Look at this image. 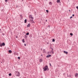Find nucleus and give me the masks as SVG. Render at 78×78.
<instances>
[{"label": "nucleus", "instance_id": "nucleus-1", "mask_svg": "<svg viewBox=\"0 0 78 78\" xmlns=\"http://www.w3.org/2000/svg\"><path fill=\"white\" fill-rule=\"evenodd\" d=\"M15 74L16 76H20V73L18 71H15Z\"/></svg>", "mask_w": 78, "mask_h": 78}, {"label": "nucleus", "instance_id": "nucleus-2", "mask_svg": "<svg viewBox=\"0 0 78 78\" xmlns=\"http://www.w3.org/2000/svg\"><path fill=\"white\" fill-rule=\"evenodd\" d=\"M48 69V66H45V67H44L43 68V69H44V71H46Z\"/></svg>", "mask_w": 78, "mask_h": 78}, {"label": "nucleus", "instance_id": "nucleus-3", "mask_svg": "<svg viewBox=\"0 0 78 78\" xmlns=\"http://www.w3.org/2000/svg\"><path fill=\"white\" fill-rule=\"evenodd\" d=\"M29 17L30 18V20H33V17H32V15L29 16Z\"/></svg>", "mask_w": 78, "mask_h": 78}, {"label": "nucleus", "instance_id": "nucleus-4", "mask_svg": "<svg viewBox=\"0 0 78 78\" xmlns=\"http://www.w3.org/2000/svg\"><path fill=\"white\" fill-rule=\"evenodd\" d=\"M75 77L77 78V77H78V73H76V74H75Z\"/></svg>", "mask_w": 78, "mask_h": 78}, {"label": "nucleus", "instance_id": "nucleus-5", "mask_svg": "<svg viewBox=\"0 0 78 78\" xmlns=\"http://www.w3.org/2000/svg\"><path fill=\"white\" fill-rule=\"evenodd\" d=\"M51 56V55H48L46 56V58H49V57H50V56Z\"/></svg>", "mask_w": 78, "mask_h": 78}, {"label": "nucleus", "instance_id": "nucleus-6", "mask_svg": "<svg viewBox=\"0 0 78 78\" xmlns=\"http://www.w3.org/2000/svg\"><path fill=\"white\" fill-rule=\"evenodd\" d=\"M64 53H66V55H67V54H68V52H67V51H63Z\"/></svg>", "mask_w": 78, "mask_h": 78}, {"label": "nucleus", "instance_id": "nucleus-7", "mask_svg": "<svg viewBox=\"0 0 78 78\" xmlns=\"http://www.w3.org/2000/svg\"><path fill=\"white\" fill-rule=\"evenodd\" d=\"M24 38L25 39H27V36L26 35H25L24 36Z\"/></svg>", "mask_w": 78, "mask_h": 78}, {"label": "nucleus", "instance_id": "nucleus-8", "mask_svg": "<svg viewBox=\"0 0 78 78\" xmlns=\"http://www.w3.org/2000/svg\"><path fill=\"white\" fill-rule=\"evenodd\" d=\"M30 21H31V22L32 23H34V21H33V20H30Z\"/></svg>", "mask_w": 78, "mask_h": 78}, {"label": "nucleus", "instance_id": "nucleus-9", "mask_svg": "<svg viewBox=\"0 0 78 78\" xmlns=\"http://www.w3.org/2000/svg\"><path fill=\"white\" fill-rule=\"evenodd\" d=\"M9 53H12V51L11 50H9Z\"/></svg>", "mask_w": 78, "mask_h": 78}, {"label": "nucleus", "instance_id": "nucleus-10", "mask_svg": "<svg viewBox=\"0 0 78 78\" xmlns=\"http://www.w3.org/2000/svg\"><path fill=\"white\" fill-rule=\"evenodd\" d=\"M2 46H5V43H2Z\"/></svg>", "mask_w": 78, "mask_h": 78}, {"label": "nucleus", "instance_id": "nucleus-11", "mask_svg": "<svg viewBox=\"0 0 78 78\" xmlns=\"http://www.w3.org/2000/svg\"><path fill=\"white\" fill-rule=\"evenodd\" d=\"M27 27H30V24H28V25L27 26Z\"/></svg>", "mask_w": 78, "mask_h": 78}, {"label": "nucleus", "instance_id": "nucleus-12", "mask_svg": "<svg viewBox=\"0 0 78 78\" xmlns=\"http://www.w3.org/2000/svg\"><path fill=\"white\" fill-rule=\"evenodd\" d=\"M43 53H46V51H45V49H43Z\"/></svg>", "mask_w": 78, "mask_h": 78}, {"label": "nucleus", "instance_id": "nucleus-13", "mask_svg": "<svg viewBox=\"0 0 78 78\" xmlns=\"http://www.w3.org/2000/svg\"><path fill=\"white\" fill-rule=\"evenodd\" d=\"M39 61L41 62H42V59H40L39 60Z\"/></svg>", "mask_w": 78, "mask_h": 78}, {"label": "nucleus", "instance_id": "nucleus-14", "mask_svg": "<svg viewBox=\"0 0 78 78\" xmlns=\"http://www.w3.org/2000/svg\"><path fill=\"white\" fill-rule=\"evenodd\" d=\"M57 3H59L60 2V0H57Z\"/></svg>", "mask_w": 78, "mask_h": 78}, {"label": "nucleus", "instance_id": "nucleus-15", "mask_svg": "<svg viewBox=\"0 0 78 78\" xmlns=\"http://www.w3.org/2000/svg\"><path fill=\"white\" fill-rule=\"evenodd\" d=\"M2 44L1 43H0V47H2Z\"/></svg>", "mask_w": 78, "mask_h": 78}, {"label": "nucleus", "instance_id": "nucleus-16", "mask_svg": "<svg viewBox=\"0 0 78 78\" xmlns=\"http://www.w3.org/2000/svg\"><path fill=\"white\" fill-rule=\"evenodd\" d=\"M22 41H23V43H24V42H25V39H23Z\"/></svg>", "mask_w": 78, "mask_h": 78}, {"label": "nucleus", "instance_id": "nucleus-17", "mask_svg": "<svg viewBox=\"0 0 78 78\" xmlns=\"http://www.w3.org/2000/svg\"><path fill=\"white\" fill-rule=\"evenodd\" d=\"M24 23H27V19H25L24 20Z\"/></svg>", "mask_w": 78, "mask_h": 78}, {"label": "nucleus", "instance_id": "nucleus-18", "mask_svg": "<svg viewBox=\"0 0 78 78\" xmlns=\"http://www.w3.org/2000/svg\"><path fill=\"white\" fill-rule=\"evenodd\" d=\"M52 42H55V39H52Z\"/></svg>", "mask_w": 78, "mask_h": 78}, {"label": "nucleus", "instance_id": "nucleus-19", "mask_svg": "<svg viewBox=\"0 0 78 78\" xmlns=\"http://www.w3.org/2000/svg\"><path fill=\"white\" fill-rule=\"evenodd\" d=\"M29 33L27 32V33H26V35H29Z\"/></svg>", "mask_w": 78, "mask_h": 78}, {"label": "nucleus", "instance_id": "nucleus-20", "mask_svg": "<svg viewBox=\"0 0 78 78\" xmlns=\"http://www.w3.org/2000/svg\"><path fill=\"white\" fill-rule=\"evenodd\" d=\"M12 75V74L11 73H9V76H11Z\"/></svg>", "mask_w": 78, "mask_h": 78}, {"label": "nucleus", "instance_id": "nucleus-21", "mask_svg": "<svg viewBox=\"0 0 78 78\" xmlns=\"http://www.w3.org/2000/svg\"><path fill=\"white\" fill-rule=\"evenodd\" d=\"M70 35H71V36H73V34L72 33H70Z\"/></svg>", "mask_w": 78, "mask_h": 78}, {"label": "nucleus", "instance_id": "nucleus-22", "mask_svg": "<svg viewBox=\"0 0 78 78\" xmlns=\"http://www.w3.org/2000/svg\"><path fill=\"white\" fill-rule=\"evenodd\" d=\"M18 59H20V58L19 57H18Z\"/></svg>", "mask_w": 78, "mask_h": 78}, {"label": "nucleus", "instance_id": "nucleus-23", "mask_svg": "<svg viewBox=\"0 0 78 78\" xmlns=\"http://www.w3.org/2000/svg\"><path fill=\"white\" fill-rule=\"evenodd\" d=\"M46 12H48V10H46Z\"/></svg>", "mask_w": 78, "mask_h": 78}, {"label": "nucleus", "instance_id": "nucleus-24", "mask_svg": "<svg viewBox=\"0 0 78 78\" xmlns=\"http://www.w3.org/2000/svg\"><path fill=\"white\" fill-rule=\"evenodd\" d=\"M20 17H21V18L22 17V15H20Z\"/></svg>", "mask_w": 78, "mask_h": 78}, {"label": "nucleus", "instance_id": "nucleus-25", "mask_svg": "<svg viewBox=\"0 0 78 78\" xmlns=\"http://www.w3.org/2000/svg\"><path fill=\"white\" fill-rule=\"evenodd\" d=\"M24 46H27V44H24Z\"/></svg>", "mask_w": 78, "mask_h": 78}, {"label": "nucleus", "instance_id": "nucleus-26", "mask_svg": "<svg viewBox=\"0 0 78 78\" xmlns=\"http://www.w3.org/2000/svg\"><path fill=\"white\" fill-rule=\"evenodd\" d=\"M73 17V16H71V17H70V19H72V18Z\"/></svg>", "mask_w": 78, "mask_h": 78}, {"label": "nucleus", "instance_id": "nucleus-27", "mask_svg": "<svg viewBox=\"0 0 78 78\" xmlns=\"http://www.w3.org/2000/svg\"><path fill=\"white\" fill-rule=\"evenodd\" d=\"M8 0H5V2H7V1H8Z\"/></svg>", "mask_w": 78, "mask_h": 78}, {"label": "nucleus", "instance_id": "nucleus-28", "mask_svg": "<svg viewBox=\"0 0 78 78\" xmlns=\"http://www.w3.org/2000/svg\"><path fill=\"white\" fill-rule=\"evenodd\" d=\"M29 37H31V35H30Z\"/></svg>", "mask_w": 78, "mask_h": 78}, {"label": "nucleus", "instance_id": "nucleus-29", "mask_svg": "<svg viewBox=\"0 0 78 78\" xmlns=\"http://www.w3.org/2000/svg\"><path fill=\"white\" fill-rule=\"evenodd\" d=\"M72 16H73V17H74V16H75V15H74V14H73L72 15Z\"/></svg>", "mask_w": 78, "mask_h": 78}, {"label": "nucleus", "instance_id": "nucleus-30", "mask_svg": "<svg viewBox=\"0 0 78 78\" xmlns=\"http://www.w3.org/2000/svg\"><path fill=\"white\" fill-rule=\"evenodd\" d=\"M53 51V48H52V51Z\"/></svg>", "mask_w": 78, "mask_h": 78}, {"label": "nucleus", "instance_id": "nucleus-31", "mask_svg": "<svg viewBox=\"0 0 78 78\" xmlns=\"http://www.w3.org/2000/svg\"><path fill=\"white\" fill-rule=\"evenodd\" d=\"M76 8H77V9H78V6H76Z\"/></svg>", "mask_w": 78, "mask_h": 78}, {"label": "nucleus", "instance_id": "nucleus-32", "mask_svg": "<svg viewBox=\"0 0 78 78\" xmlns=\"http://www.w3.org/2000/svg\"><path fill=\"white\" fill-rule=\"evenodd\" d=\"M49 65H50V66H51V63H49Z\"/></svg>", "mask_w": 78, "mask_h": 78}, {"label": "nucleus", "instance_id": "nucleus-33", "mask_svg": "<svg viewBox=\"0 0 78 78\" xmlns=\"http://www.w3.org/2000/svg\"><path fill=\"white\" fill-rule=\"evenodd\" d=\"M46 22H47V20H46Z\"/></svg>", "mask_w": 78, "mask_h": 78}, {"label": "nucleus", "instance_id": "nucleus-34", "mask_svg": "<svg viewBox=\"0 0 78 78\" xmlns=\"http://www.w3.org/2000/svg\"><path fill=\"white\" fill-rule=\"evenodd\" d=\"M41 56H43L42 55H41Z\"/></svg>", "mask_w": 78, "mask_h": 78}, {"label": "nucleus", "instance_id": "nucleus-35", "mask_svg": "<svg viewBox=\"0 0 78 78\" xmlns=\"http://www.w3.org/2000/svg\"><path fill=\"white\" fill-rule=\"evenodd\" d=\"M50 3H51V2H50Z\"/></svg>", "mask_w": 78, "mask_h": 78}, {"label": "nucleus", "instance_id": "nucleus-36", "mask_svg": "<svg viewBox=\"0 0 78 78\" xmlns=\"http://www.w3.org/2000/svg\"><path fill=\"white\" fill-rule=\"evenodd\" d=\"M67 76H68V77H69V75H67Z\"/></svg>", "mask_w": 78, "mask_h": 78}, {"label": "nucleus", "instance_id": "nucleus-37", "mask_svg": "<svg viewBox=\"0 0 78 78\" xmlns=\"http://www.w3.org/2000/svg\"><path fill=\"white\" fill-rule=\"evenodd\" d=\"M71 76H69V77H71Z\"/></svg>", "mask_w": 78, "mask_h": 78}, {"label": "nucleus", "instance_id": "nucleus-38", "mask_svg": "<svg viewBox=\"0 0 78 78\" xmlns=\"http://www.w3.org/2000/svg\"><path fill=\"white\" fill-rule=\"evenodd\" d=\"M48 27H50V26H48Z\"/></svg>", "mask_w": 78, "mask_h": 78}, {"label": "nucleus", "instance_id": "nucleus-39", "mask_svg": "<svg viewBox=\"0 0 78 78\" xmlns=\"http://www.w3.org/2000/svg\"><path fill=\"white\" fill-rule=\"evenodd\" d=\"M0 31H1V29H0Z\"/></svg>", "mask_w": 78, "mask_h": 78}, {"label": "nucleus", "instance_id": "nucleus-40", "mask_svg": "<svg viewBox=\"0 0 78 78\" xmlns=\"http://www.w3.org/2000/svg\"><path fill=\"white\" fill-rule=\"evenodd\" d=\"M70 11V10H69V11Z\"/></svg>", "mask_w": 78, "mask_h": 78}, {"label": "nucleus", "instance_id": "nucleus-41", "mask_svg": "<svg viewBox=\"0 0 78 78\" xmlns=\"http://www.w3.org/2000/svg\"><path fill=\"white\" fill-rule=\"evenodd\" d=\"M46 1H47V0H46Z\"/></svg>", "mask_w": 78, "mask_h": 78}, {"label": "nucleus", "instance_id": "nucleus-42", "mask_svg": "<svg viewBox=\"0 0 78 78\" xmlns=\"http://www.w3.org/2000/svg\"><path fill=\"white\" fill-rule=\"evenodd\" d=\"M1 63H2V62H1Z\"/></svg>", "mask_w": 78, "mask_h": 78}, {"label": "nucleus", "instance_id": "nucleus-43", "mask_svg": "<svg viewBox=\"0 0 78 78\" xmlns=\"http://www.w3.org/2000/svg\"><path fill=\"white\" fill-rule=\"evenodd\" d=\"M41 50H42V48H41Z\"/></svg>", "mask_w": 78, "mask_h": 78}, {"label": "nucleus", "instance_id": "nucleus-44", "mask_svg": "<svg viewBox=\"0 0 78 78\" xmlns=\"http://www.w3.org/2000/svg\"><path fill=\"white\" fill-rule=\"evenodd\" d=\"M23 1V0H22Z\"/></svg>", "mask_w": 78, "mask_h": 78}]
</instances>
